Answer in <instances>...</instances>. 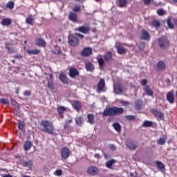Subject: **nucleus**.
<instances>
[{"label": "nucleus", "mask_w": 177, "mask_h": 177, "mask_svg": "<svg viewBox=\"0 0 177 177\" xmlns=\"http://www.w3.org/2000/svg\"><path fill=\"white\" fill-rule=\"evenodd\" d=\"M124 113V108L112 106L104 110L102 112L103 117H114V115H120Z\"/></svg>", "instance_id": "nucleus-1"}, {"label": "nucleus", "mask_w": 177, "mask_h": 177, "mask_svg": "<svg viewBox=\"0 0 177 177\" xmlns=\"http://www.w3.org/2000/svg\"><path fill=\"white\" fill-rule=\"evenodd\" d=\"M40 127L42 128L41 129L42 132L48 133V135H53V136L56 135L53 122L49 120H42L40 123Z\"/></svg>", "instance_id": "nucleus-2"}, {"label": "nucleus", "mask_w": 177, "mask_h": 177, "mask_svg": "<svg viewBox=\"0 0 177 177\" xmlns=\"http://www.w3.org/2000/svg\"><path fill=\"white\" fill-rule=\"evenodd\" d=\"M85 37L80 33L71 34L68 36V44L70 46L75 47L80 45V39H83Z\"/></svg>", "instance_id": "nucleus-3"}, {"label": "nucleus", "mask_w": 177, "mask_h": 177, "mask_svg": "<svg viewBox=\"0 0 177 177\" xmlns=\"http://www.w3.org/2000/svg\"><path fill=\"white\" fill-rule=\"evenodd\" d=\"M158 45L160 49H167L169 48V40L165 36L161 37L158 39Z\"/></svg>", "instance_id": "nucleus-4"}, {"label": "nucleus", "mask_w": 177, "mask_h": 177, "mask_svg": "<svg viewBox=\"0 0 177 177\" xmlns=\"http://www.w3.org/2000/svg\"><path fill=\"white\" fill-rule=\"evenodd\" d=\"M126 146L128 147L129 150H136L138 149V146H139V144L138 142L132 139H127Z\"/></svg>", "instance_id": "nucleus-5"}, {"label": "nucleus", "mask_w": 177, "mask_h": 177, "mask_svg": "<svg viewBox=\"0 0 177 177\" xmlns=\"http://www.w3.org/2000/svg\"><path fill=\"white\" fill-rule=\"evenodd\" d=\"M99 172V167L96 166H90L86 171L87 174L90 176H97Z\"/></svg>", "instance_id": "nucleus-6"}, {"label": "nucleus", "mask_w": 177, "mask_h": 177, "mask_svg": "<svg viewBox=\"0 0 177 177\" xmlns=\"http://www.w3.org/2000/svg\"><path fill=\"white\" fill-rule=\"evenodd\" d=\"M113 91L116 95H122L124 86L121 83H115L113 86Z\"/></svg>", "instance_id": "nucleus-7"}, {"label": "nucleus", "mask_w": 177, "mask_h": 177, "mask_svg": "<svg viewBox=\"0 0 177 177\" xmlns=\"http://www.w3.org/2000/svg\"><path fill=\"white\" fill-rule=\"evenodd\" d=\"M115 48L119 55H124L127 53V50L124 48V44L120 41H117L115 44Z\"/></svg>", "instance_id": "nucleus-8"}, {"label": "nucleus", "mask_w": 177, "mask_h": 177, "mask_svg": "<svg viewBox=\"0 0 177 177\" xmlns=\"http://www.w3.org/2000/svg\"><path fill=\"white\" fill-rule=\"evenodd\" d=\"M71 153H70V149L67 148V147H64L61 149V157L64 160H67L68 157H70Z\"/></svg>", "instance_id": "nucleus-9"}, {"label": "nucleus", "mask_w": 177, "mask_h": 177, "mask_svg": "<svg viewBox=\"0 0 177 177\" xmlns=\"http://www.w3.org/2000/svg\"><path fill=\"white\" fill-rule=\"evenodd\" d=\"M104 86H106V81L104 79H100L97 85V92H104Z\"/></svg>", "instance_id": "nucleus-10"}, {"label": "nucleus", "mask_w": 177, "mask_h": 177, "mask_svg": "<svg viewBox=\"0 0 177 177\" xmlns=\"http://www.w3.org/2000/svg\"><path fill=\"white\" fill-rule=\"evenodd\" d=\"M20 165L25 168H28L29 169H32V166L34 165V162H32V160H21L20 161Z\"/></svg>", "instance_id": "nucleus-11"}, {"label": "nucleus", "mask_w": 177, "mask_h": 177, "mask_svg": "<svg viewBox=\"0 0 177 177\" xmlns=\"http://www.w3.org/2000/svg\"><path fill=\"white\" fill-rule=\"evenodd\" d=\"M92 55V48L91 47H85L81 52V55L84 57H88Z\"/></svg>", "instance_id": "nucleus-12"}, {"label": "nucleus", "mask_w": 177, "mask_h": 177, "mask_svg": "<svg viewBox=\"0 0 177 177\" xmlns=\"http://www.w3.org/2000/svg\"><path fill=\"white\" fill-rule=\"evenodd\" d=\"M76 31L79 32H82V34H88L91 31V27L89 26H79L76 28Z\"/></svg>", "instance_id": "nucleus-13"}, {"label": "nucleus", "mask_w": 177, "mask_h": 177, "mask_svg": "<svg viewBox=\"0 0 177 177\" xmlns=\"http://www.w3.org/2000/svg\"><path fill=\"white\" fill-rule=\"evenodd\" d=\"M77 75H80V72L78 71V70H77V68H74V67H71L69 68V76L71 77V78H75V77H77Z\"/></svg>", "instance_id": "nucleus-14"}, {"label": "nucleus", "mask_w": 177, "mask_h": 177, "mask_svg": "<svg viewBox=\"0 0 177 177\" xmlns=\"http://www.w3.org/2000/svg\"><path fill=\"white\" fill-rule=\"evenodd\" d=\"M35 45L45 48V46H46V41H45V39L38 38L35 40Z\"/></svg>", "instance_id": "nucleus-15"}, {"label": "nucleus", "mask_w": 177, "mask_h": 177, "mask_svg": "<svg viewBox=\"0 0 177 177\" xmlns=\"http://www.w3.org/2000/svg\"><path fill=\"white\" fill-rule=\"evenodd\" d=\"M156 67L158 71H165V62L164 61H159L156 64Z\"/></svg>", "instance_id": "nucleus-16"}, {"label": "nucleus", "mask_w": 177, "mask_h": 177, "mask_svg": "<svg viewBox=\"0 0 177 177\" xmlns=\"http://www.w3.org/2000/svg\"><path fill=\"white\" fill-rule=\"evenodd\" d=\"M156 165L158 171H160V172H165V165H164V163L160 161H156Z\"/></svg>", "instance_id": "nucleus-17"}, {"label": "nucleus", "mask_w": 177, "mask_h": 177, "mask_svg": "<svg viewBox=\"0 0 177 177\" xmlns=\"http://www.w3.org/2000/svg\"><path fill=\"white\" fill-rule=\"evenodd\" d=\"M140 39H144L145 41H149L150 39V34L146 31V30L143 29L142 30V34L140 35Z\"/></svg>", "instance_id": "nucleus-18"}, {"label": "nucleus", "mask_w": 177, "mask_h": 177, "mask_svg": "<svg viewBox=\"0 0 177 177\" xmlns=\"http://www.w3.org/2000/svg\"><path fill=\"white\" fill-rule=\"evenodd\" d=\"M31 147H32V143L31 141H26L24 144V151H30L31 150Z\"/></svg>", "instance_id": "nucleus-19"}, {"label": "nucleus", "mask_w": 177, "mask_h": 177, "mask_svg": "<svg viewBox=\"0 0 177 177\" xmlns=\"http://www.w3.org/2000/svg\"><path fill=\"white\" fill-rule=\"evenodd\" d=\"M167 102H169V103H171V104H172V103H174V102L175 100V95L173 94L172 92H169L167 93Z\"/></svg>", "instance_id": "nucleus-20"}, {"label": "nucleus", "mask_w": 177, "mask_h": 177, "mask_svg": "<svg viewBox=\"0 0 177 177\" xmlns=\"http://www.w3.org/2000/svg\"><path fill=\"white\" fill-rule=\"evenodd\" d=\"M59 78L62 84H68V78L66 74L61 73Z\"/></svg>", "instance_id": "nucleus-21"}, {"label": "nucleus", "mask_w": 177, "mask_h": 177, "mask_svg": "<svg viewBox=\"0 0 177 177\" xmlns=\"http://www.w3.org/2000/svg\"><path fill=\"white\" fill-rule=\"evenodd\" d=\"M68 20L73 23H77V13L71 12L68 15Z\"/></svg>", "instance_id": "nucleus-22"}, {"label": "nucleus", "mask_w": 177, "mask_h": 177, "mask_svg": "<svg viewBox=\"0 0 177 177\" xmlns=\"http://www.w3.org/2000/svg\"><path fill=\"white\" fill-rule=\"evenodd\" d=\"M87 122H89L91 125L95 124V115L93 113H89L87 115Z\"/></svg>", "instance_id": "nucleus-23"}, {"label": "nucleus", "mask_w": 177, "mask_h": 177, "mask_svg": "<svg viewBox=\"0 0 177 177\" xmlns=\"http://www.w3.org/2000/svg\"><path fill=\"white\" fill-rule=\"evenodd\" d=\"M112 127L115 129V131L118 132V133H121L122 127H121V124H120V123L115 122L113 124Z\"/></svg>", "instance_id": "nucleus-24"}, {"label": "nucleus", "mask_w": 177, "mask_h": 177, "mask_svg": "<svg viewBox=\"0 0 177 177\" xmlns=\"http://www.w3.org/2000/svg\"><path fill=\"white\" fill-rule=\"evenodd\" d=\"M166 23L167 24V27L168 28H170V30H172L174 28V26L172 23V16H169L167 20H166Z\"/></svg>", "instance_id": "nucleus-25"}, {"label": "nucleus", "mask_w": 177, "mask_h": 177, "mask_svg": "<svg viewBox=\"0 0 177 177\" xmlns=\"http://www.w3.org/2000/svg\"><path fill=\"white\" fill-rule=\"evenodd\" d=\"M75 122L77 127H82V124H84V118H82V116L75 118Z\"/></svg>", "instance_id": "nucleus-26"}, {"label": "nucleus", "mask_w": 177, "mask_h": 177, "mask_svg": "<svg viewBox=\"0 0 177 177\" xmlns=\"http://www.w3.org/2000/svg\"><path fill=\"white\" fill-rule=\"evenodd\" d=\"M72 106L75 110H77V111H80V110H81V103L78 101H73L72 102Z\"/></svg>", "instance_id": "nucleus-27"}, {"label": "nucleus", "mask_w": 177, "mask_h": 177, "mask_svg": "<svg viewBox=\"0 0 177 177\" xmlns=\"http://www.w3.org/2000/svg\"><path fill=\"white\" fill-rule=\"evenodd\" d=\"M104 59L105 62H110L113 59V54L110 51L106 52L104 55Z\"/></svg>", "instance_id": "nucleus-28"}, {"label": "nucleus", "mask_w": 177, "mask_h": 177, "mask_svg": "<svg viewBox=\"0 0 177 177\" xmlns=\"http://www.w3.org/2000/svg\"><path fill=\"white\" fill-rule=\"evenodd\" d=\"M156 117L158 118V120L164 121L165 115L164 113L160 111H156Z\"/></svg>", "instance_id": "nucleus-29"}, {"label": "nucleus", "mask_w": 177, "mask_h": 177, "mask_svg": "<svg viewBox=\"0 0 177 177\" xmlns=\"http://www.w3.org/2000/svg\"><path fill=\"white\" fill-rule=\"evenodd\" d=\"M134 106H135L136 110H142L143 102L140 100H137L134 102Z\"/></svg>", "instance_id": "nucleus-30"}, {"label": "nucleus", "mask_w": 177, "mask_h": 177, "mask_svg": "<svg viewBox=\"0 0 177 177\" xmlns=\"http://www.w3.org/2000/svg\"><path fill=\"white\" fill-rule=\"evenodd\" d=\"M165 142H167V136H162L159 139L157 140L158 145H160L161 146H163V145H165Z\"/></svg>", "instance_id": "nucleus-31"}, {"label": "nucleus", "mask_w": 177, "mask_h": 177, "mask_svg": "<svg viewBox=\"0 0 177 177\" xmlns=\"http://www.w3.org/2000/svg\"><path fill=\"white\" fill-rule=\"evenodd\" d=\"M145 93H147V95H148V96H153V90H151V88H150V86L147 85L145 86Z\"/></svg>", "instance_id": "nucleus-32"}, {"label": "nucleus", "mask_w": 177, "mask_h": 177, "mask_svg": "<svg viewBox=\"0 0 177 177\" xmlns=\"http://www.w3.org/2000/svg\"><path fill=\"white\" fill-rule=\"evenodd\" d=\"M12 24V19L9 18H5L1 21L2 26H10Z\"/></svg>", "instance_id": "nucleus-33"}, {"label": "nucleus", "mask_w": 177, "mask_h": 177, "mask_svg": "<svg viewBox=\"0 0 177 177\" xmlns=\"http://www.w3.org/2000/svg\"><path fill=\"white\" fill-rule=\"evenodd\" d=\"M128 3V0H118V5L120 8H125Z\"/></svg>", "instance_id": "nucleus-34"}, {"label": "nucleus", "mask_w": 177, "mask_h": 177, "mask_svg": "<svg viewBox=\"0 0 177 177\" xmlns=\"http://www.w3.org/2000/svg\"><path fill=\"white\" fill-rule=\"evenodd\" d=\"M86 69L87 71H93V70H95V66H93V64L88 62L86 64Z\"/></svg>", "instance_id": "nucleus-35"}, {"label": "nucleus", "mask_w": 177, "mask_h": 177, "mask_svg": "<svg viewBox=\"0 0 177 177\" xmlns=\"http://www.w3.org/2000/svg\"><path fill=\"white\" fill-rule=\"evenodd\" d=\"M152 125H153V122L149 121V120L144 121V122L142 124V127L144 128H149V127H151Z\"/></svg>", "instance_id": "nucleus-36"}, {"label": "nucleus", "mask_w": 177, "mask_h": 177, "mask_svg": "<svg viewBox=\"0 0 177 177\" xmlns=\"http://www.w3.org/2000/svg\"><path fill=\"white\" fill-rule=\"evenodd\" d=\"M115 162V160L114 159H111L110 160L107 161L106 162V168H111L113 167V165Z\"/></svg>", "instance_id": "nucleus-37"}, {"label": "nucleus", "mask_w": 177, "mask_h": 177, "mask_svg": "<svg viewBox=\"0 0 177 177\" xmlns=\"http://www.w3.org/2000/svg\"><path fill=\"white\" fill-rule=\"evenodd\" d=\"M47 86L49 89H51V90L55 89V86L53 84V80H50L48 81Z\"/></svg>", "instance_id": "nucleus-38"}, {"label": "nucleus", "mask_w": 177, "mask_h": 177, "mask_svg": "<svg viewBox=\"0 0 177 177\" xmlns=\"http://www.w3.org/2000/svg\"><path fill=\"white\" fill-rule=\"evenodd\" d=\"M39 52L40 51L39 49H34V50H28L27 51V53H28V55H38Z\"/></svg>", "instance_id": "nucleus-39"}, {"label": "nucleus", "mask_w": 177, "mask_h": 177, "mask_svg": "<svg viewBox=\"0 0 177 177\" xmlns=\"http://www.w3.org/2000/svg\"><path fill=\"white\" fill-rule=\"evenodd\" d=\"M6 7L8 8V9H13L15 8V2L13 1H9L6 3Z\"/></svg>", "instance_id": "nucleus-40"}, {"label": "nucleus", "mask_w": 177, "mask_h": 177, "mask_svg": "<svg viewBox=\"0 0 177 177\" xmlns=\"http://www.w3.org/2000/svg\"><path fill=\"white\" fill-rule=\"evenodd\" d=\"M58 114H63L66 111V107L64 106H58L57 109Z\"/></svg>", "instance_id": "nucleus-41"}, {"label": "nucleus", "mask_w": 177, "mask_h": 177, "mask_svg": "<svg viewBox=\"0 0 177 177\" xmlns=\"http://www.w3.org/2000/svg\"><path fill=\"white\" fill-rule=\"evenodd\" d=\"M26 23L30 26H34V19L31 17H28L26 19Z\"/></svg>", "instance_id": "nucleus-42"}, {"label": "nucleus", "mask_w": 177, "mask_h": 177, "mask_svg": "<svg viewBox=\"0 0 177 177\" xmlns=\"http://www.w3.org/2000/svg\"><path fill=\"white\" fill-rule=\"evenodd\" d=\"M138 48L139 50H145V48H146V44L145 42H141L138 45Z\"/></svg>", "instance_id": "nucleus-43"}, {"label": "nucleus", "mask_w": 177, "mask_h": 177, "mask_svg": "<svg viewBox=\"0 0 177 177\" xmlns=\"http://www.w3.org/2000/svg\"><path fill=\"white\" fill-rule=\"evenodd\" d=\"M157 14L158 15V16H164V15H167V11L164 10V9L162 8H160L158 10Z\"/></svg>", "instance_id": "nucleus-44"}, {"label": "nucleus", "mask_w": 177, "mask_h": 177, "mask_svg": "<svg viewBox=\"0 0 177 177\" xmlns=\"http://www.w3.org/2000/svg\"><path fill=\"white\" fill-rule=\"evenodd\" d=\"M25 125H26V123H24V122L20 121L18 123V128H19V131H23V129H24Z\"/></svg>", "instance_id": "nucleus-45"}, {"label": "nucleus", "mask_w": 177, "mask_h": 177, "mask_svg": "<svg viewBox=\"0 0 177 177\" xmlns=\"http://www.w3.org/2000/svg\"><path fill=\"white\" fill-rule=\"evenodd\" d=\"M126 120H127V121H135V119L136 118L135 117V115H127L125 116Z\"/></svg>", "instance_id": "nucleus-46"}, {"label": "nucleus", "mask_w": 177, "mask_h": 177, "mask_svg": "<svg viewBox=\"0 0 177 177\" xmlns=\"http://www.w3.org/2000/svg\"><path fill=\"white\" fill-rule=\"evenodd\" d=\"M54 175H55L56 176H62V175H63V170L59 169L55 170V171L54 172Z\"/></svg>", "instance_id": "nucleus-47"}, {"label": "nucleus", "mask_w": 177, "mask_h": 177, "mask_svg": "<svg viewBox=\"0 0 177 177\" xmlns=\"http://www.w3.org/2000/svg\"><path fill=\"white\" fill-rule=\"evenodd\" d=\"M97 62L100 67H103L104 66V59H103V58L97 59Z\"/></svg>", "instance_id": "nucleus-48"}, {"label": "nucleus", "mask_w": 177, "mask_h": 177, "mask_svg": "<svg viewBox=\"0 0 177 177\" xmlns=\"http://www.w3.org/2000/svg\"><path fill=\"white\" fill-rule=\"evenodd\" d=\"M81 10V6L80 5H76L73 8V12H80Z\"/></svg>", "instance_id": "nucleus-49"}, {"label": "nucleus", "mask_w": 177, "mask_h": 177, "mask_svg": "<svg viewBox=\"0 0 177 177\" xmlns=\"http://www.w3.org/2000/svg\"><path fill=\"white\" fill-rule=\"evenodd\" d=\"M140 84L142 86H146L147 84V80L146 79H143L141 80Z\"/></svg>", "instance_id": "nucleus-50"}, {"label": "nucleus", "mask_w": 177, "mask_h": 177, "mask_svg": "<svg viewBox=\"0 0 177 177\" xmlns=\"http://www.w3.org/2000/svg\"><path fill=\"white\" fill-rule=\"evenodd\" d=\"M0 102L2 103V104H8L9 102L6 100L5 99L2 98L0 100Z\"/></svg>", "instance_id": "nucleus-51"}, {"label": "nucleus", "mask_w": 177, "mask_h": 177, "mask_svg": "<svg viewBox=\"0 0 177 177\" xmlns=\"http://www.w3.org/2000/svg\"><path fill=\"white\" fill-rule=\"evenodd\" d=\"M24 96H30L31 95V91H25L24 93Z\"/></svg>", "instance_id": "nucleus-52"}, {"label": "nucleus", "mask_w": 177, "mask_h": 177, "mask_svg": "<svg viewBox=\"0 0 177 177\" xmlns=\"http://www.w3.org/2000/svg\"><path fill=\"white\" fill-rule=\"evenodd\" d=\"M151 0H143L144 5H150Z\"/></svg>", "instance_id": "nucleus-53"}, {"label": "nucleus", "mask_w": 177, "mask_h": 177, "mask_svg": "<svg viewBox=\"0 0 177 177\" xmlns=\"http://www.w3.org/2000/svg\"><path fill=\"white\" fill-rule=\"evenodd\" d=\"M14 59H21L23 57L22 55H15L13 56Z\"/></svg>", "instance_id": "nucleus-54"}, {"label": "nucleus", "mask_w": 177, "mask_h": 177, "mask_svg": "<svg viewBox=\"0 0 177 177\" xmlns=\"http://www.w3.org/2000/svg\"><path fill=\"white\" fill-rule=\"evenodd\" d=\"M150 25L152 27H156V19H153V21L150 23Z\"/></svg>", "instance_id": "nucleus-55"}, {"label": "nucleus", "mask_w": 177, "mask_h": 177, "mask_svg": "<svg viewBox=\"0 0 177 177\" xmlns=\"http://www.w3.org/2000/svg\"><path fill=\"white\" fill-rule=\"evenodd\" d=\"M121 103L122 106H128V104H129V102L127 101H122Z\"/></svg>", "instance_id": "nucleus-56"}, {"label": "nucleus", "mask_w": 177, "mask_h": 177, "mask_svg": "<svg viewBox=\"0 0 177 177\" xmlns=\"http://www.w3.org/2000/svg\"><path fill=\"white\" fill-rule=\"evenodd\" d=\"M68 128H70V125H68V123H65L64 129H68Z\"/></svg>", "instance_id": "nucleus-57"}, {"label": "nucleus", "mask_w": 177, "mask_h": 177, "mask_svg": "<svg viewBox=\"0 0 177 177\" xmlns=\"http://www.w3.org/2000/svg\"><path fill=\"white\" fill-rule=\"evenodd\" d=\"M11 103L12 104H15V106H16L17 104V102H16V100L11 99Z\"/></svg>", "instance_id": "nucleus-58"}, {"label": "nucleus", "mask_w": 177, "mask_h": 177, "mask_svg": "<svg viewBox=\"0 0 177 177\" xmlns=\"http://www.w3.org/2000/svg\"><path fill=\"white\" fill-rule=\"evenodd\" d=\"M95 158H97V160H99V158H100V155L99 153H95L94 155Z\"/></svg>", "instance_id": "nucleus-59"}, {"label": "nucleus", "mask_w": 177, "mask_h": 177, "mask_svg": "<svg viewBox=\"0 0 177 177\" xmlns=\"http://www.w3.org/2000/svg\"><path fill=\"white\" fill-rule=\"evenodd\" d=\"M6 49L8 50L10 53H12L13 51L10 49V47H9L8 45H6Z\"/></svg>", "instance_id": "nucleus-60"}, {"label": "nucleus", "mask_w": 177, "mask_h": 177, "mask_svg": "<svg viewBox=\"0 0 177 177\" xmlns=\"http://www.w3.org/2000/svg\"><path fill=\"white\" fill-rule=\"evenodd\" d=\"M71 122H73V120H71V119H68L66 122V124H71Z\"/></svg>", "instance_id": "nucleus-61"}, {"label": "nucleus", "mask_w": 177, "mask_h": 177, "mask_svg": "<svg viewBox=\"0 0 177 177\" xmlns=\"http://www.w3.org/2000/svg\"><path fill=\"white\" fill-rule=\"evenodd\" d=\"M160 24L158 21H156V27H160Z\"/></svg>", "instance_id": "nucleus-62"}, {"label": "nucleus", "mask_w": 177, "mask_h": 177, "mask_svg": "<svg viewBox=\"0 0 177 177\" xmlns=\"http://www.w3.org/2000/svg\"><path fill=\"white\" fill-rule=\"evenodd\" d=\"M58 114H59V118H64V115H63V113H58Z\"/></svg>", "instance_id": "nucleus-63"}, {"label": "nucleus", "mask_w": 177, "mask_h": 177, "mask_svg": "<svg viewBox=\"0 0 177 177\" xmlns=\"http://www.w3.org/2000/svg\"><path fill=\"white\" fill-rule=\"evenodd\" d=\"M2 177H12V175L10 174H5L4 176H3Z\"/></svg>", "instance_id": "nucleus-64"}]
</instances>
